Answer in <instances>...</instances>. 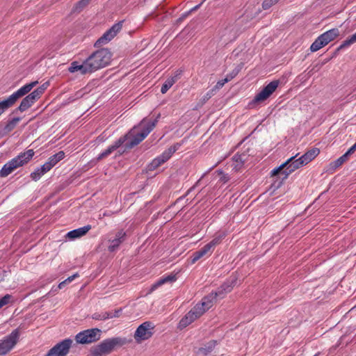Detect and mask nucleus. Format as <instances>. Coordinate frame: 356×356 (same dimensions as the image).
Here are the masks:
<instances>
[{"instance_id":"obj_6","label":"nucleus","mask_w":356,"mask_h":356,"mask_svg":"<svg viewBox=\"0 0 356 356\" xmlns=\"http://www.w3.org/2000/svg\"><path fill=\"white\" fill-rule=\"evenodd\" d=\"M34 151L28 149L7 162L0 170V176L6 177L15 169L27 163L33 156Z\"/></svg>"},{"instance_id":"obj_10","label":"nucleus","mask_w":356,"mask_h":356,"mask_svg":"<svg viewBox=\"0 0 356 356\" xmlns=\"http://www.w3.org/2000/svg\"><path fill=\"white\" fill-rule=\"evenodd\" d=\"M180 145L177 143L165 150L161 155L154 159L148 165L149 170H154L170 159L172 154L179 149Z\"/></svg>"},{"instance_id":"obj_36","label":"nucleus","mask_w":356,"mask_h":356,"mask_svg":"<svg viewBox=\"0 0 356 356\" xmlns=\"http://www.w3.org/2000/svg\"><path fill=\"white\" fill-rule=\"evenodd\" d=\"M121 311H122V309H120L115 310L113 312H107L108 319L118 317Z\"/></svg>"},{"instance_id":"obj_33","label":"nucleus","mask_w":356,"mask_h":356,"mask_svg":"<svg viewBox=\"0 0 356 356\" xmlns=\"http://www.w3.org/2000/svg\"><path fill=\"white\" fill-rule=\"evenodd\" d=\"M12 298V296L9 294H6L3 298L0 299V309L3 307L4 305H8L10 300Z\"/></svg>"},{"instance_id":"obj_15","label":"nucleus","mask_w":356,"mask_h":356,"mask_svg":"<svg viewBox=\"0 0 356 356\" xmlns=\"http://www.w3.org/2000/svg\"><path fill=\"white\" fill-rule=\"evenodd\" d=\"M121 23L115 24L110 29L106 31L103 34V35L96 41V42L95 43V46L100 47L102 45L107 44L116 35V34L121 30Z\"/></svg>"},{"instance_id":"obj_29","label":"nucleus","mask_w":356,"mask_h":356,"mask_svg":"<svg viewBox=\"0 0 356 356\" xmlns=\"http://www.w3.org/2000/svg\"><path fill=\"white\" fill-rule=\"evenodd\" d=\"M21 118H13L11 120H10L8 124L6 125L5 127V129L7 131H10L11 130H13L15 126L17 125V124L20 121Z\"/></svg>"},{"instance_id":"obj_18","label":"nucleus","mask_w":356,"mask_h":356,"mask_svg":"<svg viewBox=\"0 0 356 356\" xmlns=\"http://www.w3.org/2000/svg\"><path fill=\"white\" fill-rule=\"evenodd\" d=\"M90 225H86L82 227H79L78 229H75L72 230L66 234V237L71 240H74L76 238H80L84 235H86L89 230H90Z\"/></svg>"},{"instance_id":"obj_12","label":"nucleus","mask_w":356,"mask_h":356,"mask_svg":"<svg viewBox=\"0 0 356 356\" xmlns=\"http://www.w3.org/2000/svg\"><path fill=\"white\" fill-rule=\"evenodd\" d=\"M72 340L65 339L51 348L45 356H66L72 344Z\"/></svg>"},{"instance_id":"obj_14","label":"nucleus","mask_w":356,"mask_h":356,"mask_svg":"<svg viewBox=\"0 0 356 356\" xmlns=\"http://www.w3.org/2000/svg\"><path fill=\"white\" fill-rule=\"evenodd\" d=\"M280 83L278 80H274L265 86L254 97V102H261L267 99L277 89Z\"/></svg>"},{"instance_id":"obj_32","label":"nucleus","mask_w":356,"mask_h":356,"mask_svg":"<svg viewBox=\"0 0 356 356\" xmlns=\"http://www.w3.org/2000/svg\"><path fill=\"white\" fill-rule=\"evenodd\" d=\"M89 3V0H81L79 1L74 8L75 11H81L88 3Z\"/></svg>"},{"instance_id":"obj_7","label":"nucleus","mask_w":356,"mask_h":356,"mask_svg":"<svg viewBox=\"0 0 356 356\" xmlns=\"http://www.w3.org/2000/svg\"><path fill=\"white\" fill-rule=\"evenodd\" d=\"M38 81L29 83L13 92L7 99L0 102V115L12 106L18 99L27 95L37 84Z\"/></svg>"},{"instance_id":"obj_20","label":"nucleus","mask_w":356,"mask_h":356,"mask_svg":"<svg viewBox=\"0 0 356 356\" xmlns=\"http://www.w3.org/2000/svg\"><path fill=\"white\" fill-rule=\"evenodd\" d=\"M65 157V152L63 151H60L58 153L52 155L48 159V161L44 163L46 168L49 170V171L55 166L60 161L63 159Z\"/></svg>"},{"instance_id":"obj_27","label":"nucleus","mask_w":356,"mask_h":356,"mask_svg":"<svg viewBox=\"0 0 356 356\" xmlns=\"http://www.w3.org/2000/svg\"><path fill=\"white\" fill-rule=\"evenodd\" d=\"M350 155L347 152L335 161V168L341 166L343 163H346L350 159Z\"/></svg>"},{"instance_id":"obj_4","label":"nucleus","mask_w":356,"mask_h":356,"mask_svg":"<svg viewBox=\"0 0 356 356\" xmlns=\"http://www.w3.org/2000/svg\"><path fill=\"white\" fill-rule=\"evenodd\" d=\"M298 155V154H296L294 156H291L284 163L281 164L279 167L274 168L271 171V176H277L280 179H282L281 181H279V183L277 186L275 185V182L273 184V186L278 188L282 184V181L286 179L291 173L302 167L303 165H305L300 157L296 159Z\"/></svg>"},{"instance_id":"obj_21","label":"nucleus","mask_w":356,"mask_h":356,"mask_svg":"<svg viewBox=\"0 0 356 356\" xmlns=\"http://www.w3.org/2000/svg\"><path fill=\"white\" fill-rule=\"evenodd\" d=\"M124 143V138H119L115 143L111 146H109L106 149L103 151L101 154H99L97 159H102L108 155H110L113 151L119 148Z\"/></svg>"},{"instance_id":"obj_9","label":"nucleus","mask_w":356,"mask_h":356,"mask_svg":"<svg viewBox=\"0 0 356 356\" xmlns=\"http://www.w3.org/2000/svg\"><path fill=\"white\" fill-rule=\"evenodd\" d=\"M101 332V330L98 328L85 330L76 334L75 336V340L77 343H92L100 339Z\"/></svg>"},{"instance_id":"obj_31","label":"nucleus","mask_w":356,"mask_h":356,"mask_svg":"<svg viewBox=\"0 0 356 356\" xmlns=\"http://www.w3.org/2000/svg\"><path fill=\"white\" fill-rule=\"evenodd\" d=\"M92 318L98 321H104L108 319L107 312L102 313H95L92 315Z\"/></svg>"},{"instance_id":"obj_23","label":"nucleus","mask_w":356,"mask_h":356,"mask_svg":"<svg viewBox=\"0 0 356 356\" xmlns=\"http://www.w3.org/2000/svg\"><path fill=\"white\" fill-rule=\"evenodd\" d=\"M320 151L318 148H312L300 156L305 165H307L313 159H314L319 154Z\"/></svg>"},{"instance_id":"obj_24","label":"nucleus","mask_w":356,"mask_h":356,"mask_svg":"<svg viewBox=\"0 0 356 356\" xmlns=\"http://www.w3.org/2000/svg\"><path fill=\"white\" fill-rule=\"evenodd\" d=\"M47 172H49V170L43 164L40 168H38L34 172H31L30 177L33 181H38Z\"/></svg>"},{"instance_id":"obj_5","label":"nucleus","mask_w":356,"mask_h":356,"mask_svg":"<svg viewBox=\"0 0 356 356\" xmlns=\"http://www.w3.org/2000/svg\"><path fill=\"white\" fill-rule=\"evenodd\" d=\"M127 343V340L122 337H112L104 339L99 344L91 348L93 356H103L110 354L115 348L121 347Z\"/></svg>"},{"instance_id":"obj_13","label":"nucleus","mask_w":356,"mask_h":356,"mask_svg":"<svg viewBox=\"0 0 356 356\" xmlns=\"http://www.w3.org/2000/svg\"><path fill=\"white\" fill-rule=\"evenodd\" d=\"M333 40L334 29H330L318 37V38L312 44L310 49L312 52L317 51Z\"/></svg>"},{"instance_id":"obj_30","label":"nucleus","mask_w":356,"mask_h":356,"mask_svg":"<svg viewBox=\"0 0 356 356\" xmlns=\"http://www.w3.org/2000/svg\"><path fill=\"white\" fill-rule=\"evenodd\" d=\"M48 86H49V83L46 82V83H43L41 86L38 87L35 90H34L33 92L40 99V97H41V95L43 94V92L47 88Z\"/></svg>"},{"instance_id":"obj_37","label":"nucleus","mask_w":356,"mask_h":356,"mask_svg":"<svg viewBox=\"0 0 356 356\" xmlns=\"http://www.w3.org/2000/svg\"><path fill=\"white\" fill-rule=\"evenodd\" d=\"M232 76H231L229 78L227 76L224 79H222V80L218 81L217 84H216V87L218 88L222 87L225 85V83L229 81L232 79Z\"/></svg>"},{"instance_id":"obj_25","label":"nucleus","mask_w":356,"mask_h":356,"mask_svg":"<svg viewBox=\"0 0 356 356\" xmlns=\"http://www.w3.org/2000/svg\"><path fill=\"white\" fill-rule=\"evenodd\" d=\"M177 81L176 76H172L168 78L165 83L163 84L161 92L162 94H165L167 91L174 85V83Z\"/></svg>"},{"instance_id":"obj_42","label":"nucleus","mask_w":356,"mask_h":356,"mask_svg":"<svg viewBox=\"0 0 356 356\" xmlns=\"http://www.w3.org/2000/svg\"><path fill=\"white\" fill-rule=\"evenodd\" d=\"M355 143H356V142H355Z\"/></svg>"},{"instance_id":"obj_2","label":"nucleus","mask_w":356,"mask_h":356,"mask_svg":"<svg viewBox=\"0 0 356 356\" xmlns=\"http://www.w3.org/2000/svg\"><path fill=\"white\" fill-rule=\"evenodd\" d=\"M111 58V52L103 48L92 54L82 63L73 61L68 70L71 73L79 72L81 74H90L108 65Z\"/></svg>"},{"instance_id":"obj_3","label":"nucleus","mask_w":356,"mask_h":356,"mask_svg":"<svg viewBox=\"0 0 356 356\" xmlns=\"http://www.w3.org/2000/svg\"><path fill=\"white\" fill-rule=\"evenodd\" d=\"M157 120L147 121L143 120L140 123L131 129L125 136L120 138H124L126 148L131 149L143 141L155 127Z\"/></svg>"},{"instance_id":"obj_17","label":"nucleus","mask_w":356,"mask_h":356,"mask_svg":"<svg viewBox=\"0 0 356 356\" xmlns=\"http://www.w3.org/2000/svg\"><path fill=\"white\" fill-rule=\"evenodd\" d=\"M126 233L123 230L118 232L113 239L109 240L108 250L109 252L115 251L120 245L124 241Z\"/></svg>"},{"instance_id":"obj_41","label":"nucleus","mask_w":356,"mask_h":356,"mask_svg":"<svg viewBox=\"0 0 356 356\" xmlns=\"http://www.w3.org/2000/svg\"><path fill=\"white\" fill-rule=\"evenodd\" d=\"M200 6V4L193 7L191 10V12L192 11H194V10H196L197 8H199V7Z\"/></svg>"},{"instance_id":"obj_38","label":"nucleus","mask_w":356,"mask_h":356,"mask_svg":"<svg viewBox=\"0 0 356 356\" xmlns=\"http://www.w3.org/2000/svg\"><path fill=\"white\" fill-rule=\"evenodd\" d=\"M79 277V274L78 273H74V275H72V276H70L68 277L66 280H65V282H67V284L70 283L71 282H72L75 278L78 277Z\"/></svg>"},{"instance_id":"obj_28","label":"nucleus","mask_w":356,"mask_h":356,"mask_svg":"<svg viewBox=\"0 0 356 356\" xmlns=\"http://www.w3.org/2000/svg\"><path fill=\"white\" fill-rule=\"evenodd\" d=\"M224 236H225L223 234L216 236L212 241L207 243V245L209 246L212 251L217 245L220 243Z\"/></svg>"},{"instance_id":"obj_40","label":"nucleus","mask_w":356,"mask_h":356,"mask_svg":"<svg viewBox=\"0 0 356 356\" xmlns=\"http://www.w3.org/2000/svg\"><path fill=\"white\" fill-rule=\"evenodd\" d=\"M66 284H67V282H65V280L63 282H62L59 284V285H58L59 289H62Z\"/></svg>"},{"instance_id":"obj_22","label":"nucleus","mask_w":356,"mask_h":356,"mask_svg":"<svg viewBox=\"0 0 356 356\" xmlns=\"http://www.w3.org/2000/svg\"><path fill=\"white\" fill-rule=\"evenodd\" d=\"M212 252L211 249L209 248V246L206 244L202 248H201L200 250L195 252L191 257V263L195 264L197 261H198L200 259L203 257L204 256L211 254Z\"/></svg>"},{"instance_id":"obj_26","label":"nucleus","mask_w":356,"mask_h":356,"mask_svg":"<svg viewBox=\"0 0 356 356\" xmlns=\"http://www.w3.org/2000/svg\"><path fill=\"white\" fill-rule=\"evenodd\" d=\"M216 341H211L207 344H206L204 347L200 348L199 351L203 354H208L211 353L213 348L216 346Z\"/></svg>"},{"instance_id":"obj_11","label":"nucleus","mask_w":356,"mask_h":356,"mask_svg":"<svg viewBox=\"0 0 356 356\" xmlns=\"http://www.w3.org/2000/svg\"><path fill=\"white\" fill-rule=\"evenodd\" d=\"M154 324L150 321H145L140 325L135 331L134 337L137 343L149 339L153 335Z\"/></svg>"},{"instance_id":"obj_8","label":"nucleus","mask_w":356,"mask_h":356,"mask_svg":"<svg viewBox=\"0 0 356 356\" xmlns=\"http://www.w3.org/2000/svg\"><path fill=\"white\" fill-rule=\"evenodd\" d=\"M19 330L17 328L0 340V356L6 355L15 346L19 341Z\"/></svg>"},{"instance_id":"obj_1","label":"nucleus","mask_w":356,"mask_h":356,"mask_svg":"<svg viewBox=\"0 0 356 356\" xmlns=\"http://www.w3.org/2000/svg\"><path fill=\"white\" fill-rule=\"evenodd\" d=\"M233 282L224 283L216 291L204 297L200 304H197L179 321V327L183 329L200 317L213 305L216 298H222L224 295L231 291Z\"/></svg>"},{"instance_id":"obj_35","label":"nucleus","mask_w":356,"mask_h":356,"mask_svg":"<svg viewBox=\"0 0 356 356\" xmlns=\"http://www.w3.org/2000/svg\"><path fill=\"white\" fill-rule=\"evenodd\" d=\"M278 0H264L263 2V8L264 9L269 8L272 5L275 3Z\"/></svg>"},{"instance_id":"obj_16","label":"nucleus","mask_w":356,"mask_h":356,"mask_svg":"<svg viewBox=\"0 0 356 356\" xmlns=\"http://www.w3.org/2000/svg\"><path fill=\"white\" fill-rule=\"evenodd\" d=\"M39 98L35 95V94L33 92H32L28 95H26L22 100L17 110L19 111L20 112H24L28 110L30 107H31L35 104V102Z\"/></svg>"},{"instance_id":"obj_34","label":"nucleus","mask_w":356,"mask_h":356,"mask_svg":"<svg viewBox=\"0 0 356 356\" xmlns=\"http://www.w3.org/2000/svg\"><path fill=\"white\" fill-rule=\"evenodd\" d=\"M355 42H356V33H354L350 38V39H348V40L345 41L343 44L340 45V47L338 48V50L341 49L343 47H344L346 45H350V44H353V43H354Z\"/></svg>"},{"instance_id":"obj_39","label":"nucleus","mask_w":356,"mask_h":356,"mask_svg":"<svg viewBox=\"0 0 356 356\" xmlns=\"http://www.w3.org/2000/svg\"><path fill=\"white\" fill-rule=\"evenodd\" d=\"M356 151V143H355L353 146H351L348 150L347 151V153L350 156L352 155Z\"/></svg>"},{"instance_id":"obj_19","label":"nucleus","mask_w":356,"mask_h":356,"mask_svg":"<svg viewBox=\"0 0 356 356\" xmlns=\"http://www.w3.org/2000/svg\"><path fill=\"white\" fill-rule=\"evenodd\" d=\"M177 280L175 275H168L161 277L159 280H157L155 283H154L150 288L149 292H153L156 289H157L161 286L166 284V283H172L174 282Z\"/></svg>"}]
</instances>
